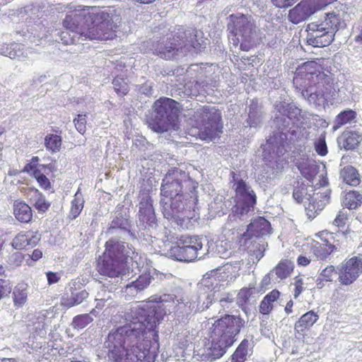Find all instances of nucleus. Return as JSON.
I'll list each match as a JSON object with an SVG mask.
<instances>
[{
  "label": "nucleus",
  "instance_id": "f257e3e1",
  "mask_svg": "<svg viewBox=\"0 0 362 362\" xmlns=\"http://www.w3.org/2000/svg\"><path fill=\"white\" fill-rule=\"evenodd\" d=\"M130 323L107 336V346L116 362H154L158 349V329L162 317L156 306L131 309Z\"/></svg>",
  "mask_w": 362,
  "mask_h": 362
},
{
  "label": "nucleus",
  "instance_id": "f03ea898",
  "mask_svg": "<svg viewBox=\"0 0 362 362\" xmlns=\"http://www.w3.org/2000/svg\"><path fill=\"white\" fill-rule=\"evenodd\" d=\"M63 27L89 40H108L116 37V25L106 12L95 7H84L69 11L62 22Z\"/></svg>",
  "mask_w": 362,
  "mask_h": 362
},
{
  "label": "nucleus",
  "instance_id": "7ed1b4c3",
  "mask_svg": "<svg viewBox=\"0 0 362 362\" xmlns=\"http://www.w3.org/2000/svg\"><path fill=\"white\" fill-rule=\"evenodd\" d=\"M244 321L240 317L225 315L213 324L211 332L210 354L214 359L220 358L235 341V337L243 327Z\"/></svg>",
  "mask_w": 362,
  "mask_h": 362
},
{
  "label": "nucleus",
  "instance_id": "20e7f679",
  "mask_svg": "<svg viewBox=\"0 0 362 362\" xmlns=\"http://www.w3.org/2000/svg\"><path fill=\"white\" fill-rule=\"evenodd\" d=\"M198 31L196 29L183 30L178 29L177 33H170L165 39L158 41L153 45L154 53L165 60H173L187 45L199 49L202 44L197 39Z\"/></svg>",
  "mask_w": 362,
  "mask_h": 362
},
{
  "label": "nucleus",
  "instance_id": "39448f33",
  "mask_svg": "<svg viewBox=\"0 0 362 362\" xmlns=\"http://www.w3.org/2000/svg\"><path fill=\"white\" fill-rule=\"evenodd\" d=\"M194 117L195 127L189 129L190 135L209 141L220 137L223 126L221 112L218 108L204 105L195 112Z\"/></svg>",
  "mask_w": 362,
  "mask_h": 362
},
{
  "label": "nucleus",
  "instance_id": "423d86ee",
  "mask_svg": "<svg viewBox=\"0 0 362 362\" xmlns=\"http://www.w3.org/2000/svg\"><path fill=\"white\" fill-rule=\"evenodd\" d=\"M153 117L148 120L149 127L156 132L162 133L179 129L178 103L175 100L162 97L153 105Z\"/></svg>",
  "mask_w": 362,
  "mask_h": 362
},
{
  "label": "nucleus",
  "instance_id": "0eeeda50",
  "mask_svg": "<svg viewBox=\"0 0 362 362\" xmlns=\"http://www.w3.org/2000/svg\"><path fill=\"white\" fill-rule=\"evenodd\" d=\"M230 175L235 192V212L241 216L247 214L253 211L257 204L256 193L240 175L232 171Z\"/></svg>",
  "mask_w": 362,
  "mask_h": 362
},
{
  "label": "nucleus",
  "instance_id": "6e6552de",
  "mask_svg": "<svg viewBox=\"0 0 362 362\" xmlns=\"http://www.w3.org/2000/svg\"><path fill=\"white\" fill-rule=\"evenodd\" d=\"M184 187H192L189 192L193 193L197 188V183L191 180L185 171L176 168H172L163 180L160 193L165 197L173 198L183 192Z\"/></svg>",
  "mask_w": 362,
  "mask_h": 362
},
{
  "label": "nucleus",
  "instance_id": "1a4fd4ad",
  "mask_svg": "<svg viewBox=\"0 0 362 362\" xmlns=\"http://www.w3.org/2000/svg\"><path fill=\"white\" fill-rule=\"evenodd\" d=\"M202 239L198 236L181 235L170 249V255L181 262H192L196 259L199 251L202 249Z\"/></svg>",
  "mask_w": 362,
  "mask_h": 362
},
{
  "label": "nucleus",
  "instance_id": "9d476101",
  "mask_svg": "<svg viewBox=\"0 0 362 362\" xmlns=\"http://www.w3.org/2000/svg\"><path fill=\"white\" fill-rule=\"evenodd\" d=\"M333 90L332 79L327 74H321L320 78L315 80L311 85L302 89V94L308 98L310 103L320 105L324 103Z\"/></svg>",
  "mask_w": 362,
  "mask_h": 362
},
{
  "label": "nucleus",
  "instance_id": "9b49d317",
  "mask_svg": "<svg viewBox=\"0 0 362 362\" xmlns=\"http://www.w3.org/2000/svg\"><path fill=\"white\" fill-rule=\"evenodd\" d=\"M323 68L316 61H308L299 66L296 71L293 78V83L296 86L302 90L315 82V80L320 78L321 74H325L323 72Z\"/></svg>",
  "mask_w": 362,
  "mask_h": 362
},
{
  "label": "nucleus",
  "instance_id": "f8f14e48",
  "mask_svg": "<svg viewBox=\"0 0 362 362\" xmlns=\"http://www.w3.org/2000/svg\"><path fill=\"white\" fill-rule=\"evenodd\" d=\"M306 42L314 47H325L330 45L334 36L319 22H311L306 26Z\"/></svg>",
  "mask_w": 362,
  "mask_h": 362
},
{
  "label": "nucleus",
  "instance_id": "ddd939ff",
  "mask_svg": "<svg viewBox=\"0 0 362 362\" xmlns=\"http://www.w3.org/2000/svg\"><path fill=\"white\" fill-rule=\"evenodd\" d=\"M362 273V259L352 257L343 261L338 267V281L341 286H350Z\"/></svg>",
  "mask_w": 362,
  "mask_h": 362
},
{
  "label": "nucleus",
  "instance_id": "4468645a",
  "mask_svg": "<svg viewBox=\"0 0 362 362\" xmlns=\"http://www.w3.org/2000/svg\"><path fill=\"white\" fill-rule=\"evenodd\" d=\"M331 190L325 189L322 192H315L309 198L305 210L309 219L315 218L317 214L329 203Z\"/></svg>",
  "mask_w": 362,
  "mask_h": 362
},
{
  "label": "nucleus",
  "instance_id": "2eb2a0df",
  "mask_svg": "<svg viewBox=\"0 0 362 362\" xmlns=\"http://www.w3.org/2000/svg\"><path fill=\"white\" fill-rule=\"evenodd\" d=\"M96 269L100 274L110 278L118 277L124 272L122 262H119L104 253L99 257Z\"/></svg>",
  "mask_w": 362,
  "mask_h": 362
},
{
  "label": "nucleus",
  "instance_id": "dca6fc26",
  "mask_svg": "<svg viewBox=\"0 0 362 362\" xmlns=\"http://www.w3.org/2000/svg\"><path fill=\"white\" fill-rule=\"evenodd\" d=\"M41 240L37 230H21L13 238L11 246L16 250H26L36 246Z\"/></svg>",
  "mask_w": 362,
  "mask_h": 362
},
{
  "label": "nucleus",
  "instance_id": "f3484780",
  "mask_svg": "<svg viewBox=\"0 0 362 362\" xmlns=\"http://www.w3.org/2000/svg\"><path fill=\"white\" fill-rule=\"evenodd\" d=\"M230 18L231 23L228 25V29L230 30L234 36H240L243 39L250 37L252 30V24L245 15L236 16L231 14Z\"/></svg>",
  "mask_w": 362,
  "mask_h": 362
},
{
  "label": "nucleus",
  "instance_id": "a211bd4d",
  "mask_svg": "<svg viewBox=\"0 0 362 362\" xmlns=\"http://www.w3.org/2000/svg\"><path fill=\"white\" fill-rule=\"evenodd\" d=\"M152 199L148 192H143L139 202V218L144 224L152 226L156 223V214Z\"/></svg>",
  "mask_w": 362,
  "mask_h": 362
},
{
  "label": "nucleus",
  "instance_id": "6ab92c4d",
  "mask_svg": "<svg viewBox=\"0 0 362 362\" xmlns=\"http://www.w3.org/2000/svg\"><path fill=\"white\" fill-rule=\"evenodd\" d=\"M315 12L309 0H302L288 11V18L291 23L298 24L308 19Z\"/></svg>",
  "mask_w": 362,
  "mask_h": 362
},
{
  "label": "nucleus",
  "instance_id": "aec40b11",
  "mask_svg": "<svg viewBox=\"0 0 362 362\" xmlns=\"http://www.w3.org/2000/svg\"><path fill=\"white\" fill-rule=\"evenodd\" d=\"M319 315L313 310L308 311L302 315L295 322V336L298 339H304L305 332L309 330L319 320Z\"/></svg>",
  "mask_w": 362,
  "mask_h": 362
},
{
  "label": "nucleus",
  "instance_id": "412c9836",
  "mask_svg": "<svg viewBox=\"0 0 362 362\" xmlns=\"http://www.w3.org/2000/svg\"><path fill=\"white\" fill-rule=\"evenodd\" d=\"M13 214L15 218L21 223H30L33 218L32 208L21 199H16L13 202Z\"/></svg>",
  "mask_w": 362,
  "mask_h": 362
},
{
  "label": "nucleus",
  "instance_id": "4be33fe9",
  "mask_svg": "<svg viewBox=\"0 0 362 362\" xmlns=\"http://www.w3.org/2000/svg\"><path fill=\"white\" fill-rule=\"evenodd\" d=\"M300 174L308 180L313 181L319 171V166L308 158H301L296 163Z\"/></svg>",
  "mask_w": 362,
  "mask_h": 362
},
{
  "label": "nucleus",
  "instance_id": "5701e85b",
  "mask_svg": "<svg viewBox=\"0 0 362 362\" xmlns=\"http://www.w3.org/2000/svg\"><path fill=\"white\" fill-rule=\"evenodd\" d=\"M125 246L122 243L115 241L114 240H109L105 243V250L104 254L110 256L112 259L122 262L124 257Z\"/></svg>",
  "mask_w": 362,
  "mask_h": 362
},
{
  "label": "nucleus",
  "instance_id": "b1692460",
  "mask_svg": "<svg viewBox=\"0 0 362 362\" xmlns=\"http://www.w3.org/2000/svg\"><path fill=\"white\" fill-rule=\"evenodd\" d=\"M248 230L255 236H262L270 233L271 224L269 221L262 216L254 219L248 226Z\"/></svg>",
  "mask_w": 362,
  "mask_h": 362
},
{
  "label": "nucleus",
  "instance_id": "393cba45",
  "mask_svg": "<svg viewBox=\"0 0 362 362\" xmlns=\"http://www.w3.org/2000/svg\"><path fill=\"white\" fill-rule=\"evenodd\" d=\"M29 192L32 193L29 201L39 213L46 212L50 207V203L47 201L45 195L37 189L30 188Z\"/></svg>",
  "mask_w": 362,
  "mask_h": 362
},
{
  "label": "nucleus",
  "instance_id": "a878e982",
  "mask_svg": "<svg viewBox=\"0 0 362 362\" xmlns=\"http://www.w3.org/2000/svg\"><path fill=\"white\" fill-rule=\"evenodd\" d=\"M280 297V292L277 289H274L269 292L260 302L259 311L264 315L271 313L274 309V303Z\"/></svg>",
  "mask_w": 362,
  "mask_h": 362
},
{
  "label": "nucleus",
  "instance_id": "bb28decb",
  "mask_svg": "<svg viewBox=\"0 0 362 362\" xmlns=\"http://www.w3.org/2000/svg\"><path fill=\"white\" fill-rule=\"evenodd\" d=\"M319 23L335 37L341 24L340 15L334 11L326 13L324 21Z\"/></svg>",
  "mask_w": 362,
  "mask_h": 362
},
{
  "label": "nucleus",
  "instance_id": "cd10ccee",
  "mask_svg": "<svg viewBox=\"0 0 362 362\" xmlns=\"http://www.w3.org/2000/svg\"><path fill=\"white\" fill-rule=\"evenodd\" d=\"M315 236L320 240L322 245L326 247L328 251L332 250V253L337 251L340 243L339 240H335L334 233L322 230L316 233Z\"/></svg>",
  "mask_w": 362,
  "mask_h": 362
},
{
  "label": "nucleus",
  "instance_id": "c85d7f7f",
  "mask_svg": "<svg viewBox=\"0 0 362 362\" xmlns=\"http://www.w3.org/2000/svg\"><path fill=\"white\" fill-rule=\"evenodd\" d=\"M340 177L350 186H358L361 182L358 170L351 165H346L341 170Z\"/></svg>",
  "mask_w": 362,
  "mask_h": 362
},
{
  "label": "nucleus",
  "instance_id": "c756f323",
  "mask_svg": "<svg viewBox=\"0 0 362 362\" xmlns=\"http://www.w3.org/2000/svg\"><path fill=\"white\" fill-rule=\"evenodd\" d=\"M28 300V285L25 283H18L13 291V302L16 308L23 307Z\"/></svg>",
  "mask_w": 362,
  "mask_h": 362
},
{
  "label": "nucleus",
  "instance_id": "7c9ffc66",
  "mask_svg": "<svg viewBox=\"0 0 362 362\" xmlns=\"http://www.w3.org/2000/svg\"><path fill=\"white\" fill-rule=\"evenodd\" d=\"M337 274L338 275V269L337 270L334 265H327L319 274L316 280L317 287L322 288L325 283L333 282Z\"/></svg>",
  "mask_w": 362,
  "mask_h": 362
},
{
  "label": "nucleus",
  "instance_id": "2f4dec72",
  "mask_svg": "<svg viewBox=\"0 0 362 362\" xmlns=\"http://www.w3.org/2000/svg\"><path fill=\"white\" fill-rule=\"evenodd\" d=\"M293 263L288 259H281L274 268L276 275L280 279L288 278L293 272Z\"/></svg>",
  "mask_w": 362,
  "mask_h": 362
},
{
  "label": "nucleus",
  "instance_id": "473e14b6",
  "mask_svg": "<svg viewBox=\"0 0 362 362\" xmlns=\"http://www.w3.org/2000/svg\"><path fill=\"white\" fill-rule=\"evenodd\" d=\"M361 203L362 195L355 190L348 192L343 199L344 206L349 209H355L361 206Z\"/></svg>",
  "mask_w": 362,
  "mask_h": 362
},
{
  "label": "nucleus",
  "instance_id": "72a5a7b5",
  "mask_svg": "<svg viewBox=\"0 0 362 362\" xmlns=\"http://www.w3.org/2000/svg\"><path fill=\"white\" fill-rule=\"evenodd\" d=\"M62 145V139L61 136L53 134H48L45 137V146L46 149L55 153L60 151Z\"/></svg>",
  "mask_w": 362,
  "mask_h": 362
},
{
  "label": "nucleus",
  "instance_id": "f704fd0d",
  "mask_svg": "<svg viewBox=\"0 0 362 362\" xmlns=\"http://www.w3.org/2000/svg\"><path fill=\"white\" fill-rule=\"evenodd\" d=\"M361 140V135L356 132H348L343 135V146L346 150L355 149Z\"/></svg>",
  "mask_w": 362,
  "mask_h": 362
},
{
  "label": "nucleus",
  "instance_id": "c9c22d12",
  "mask_svg": "<svg viewBox=\"0 0 362 362\" xmlns=\"http://www.w3.org/2000/svg\"><path fill=\"white\" fill-rule=\"evenodd\" d=\"M249 341L247 339H243L237 347L232 356L233 362H245L248 353Z\"/></svg>",
  "mask_w": 362,
  "mask_h": 362
},
{
  "label": "nucleus",
  "instance_id": "e433bc0d",
  "mask_svg": "<svg viewBox=\"0 0 362 362\" xmlns=\"http://www.w3.org/2000/svg\"><path fill=\"white\" fill-rule=\"evenodd\" d=\"M310 250L320 260H325L332 253V250L328 251L326 247H324L321 243L316 240L312 242Z\"/></svg>",
  "mask_w": 362,
  "mask_h": 362
},
{
  "label": "nucleus",
  "instance_id": "4c0bfd02",
  "mask_svg": "<svg viewBox=\"0 0 362 362\" xmlns=\"http://www.w3.org/2000/svg\"><path fill=\"white\" fill-rule=\"evenodd\" d=\"M151 283V276L149 274L140 275L135 281L128 284L127 290L134 288L136 291H141L146 288Z\"/></svg>",
  "mask_w": 362,
  "mask_h": 362
},
{
  "label": "nucleus",
  "instance_id": "58836bf2",
  "mask_svg": "<svg viewBox=\"0 0 362 362\" xmlns=\"http://www.w3.org/2000/svg\"><path fill=\"white\" fill-rule=\"evenodd\" d=\"M356 117V112L352 110H346L339 113L335 119L337 127H339L351 122Z\"/></svg>",
  "mask_w": 362,
  "mask_h": 362
},
{
  "label": "nucleus",
  "instance_id": "ea45409f",
  "mask_svg": "<svg viewBox=\"0 0 362 362\" xmlns=\"http://www.w3.org/2000/svg\"><path fill=\"white\" fill-rule=\"evenodd\" d=\"M255 290V287L253 285H249L248 287L242 288L237 295V300L240 305H246Z\"/></svg>",
  "mask_w": 362,
  "mask_h": 362
},
{
  "label": "nucleus",
  "instance_id": "a19ab883",
  "mask_svg": "<svg viewBox=\"0 0 362 362\" xmlns=\"http://www.w3.org/2000/svg\"><path fill=\"white\" fill-rule=\"evenodd\" d=\"M40 159L38 156H33L30 161L25 165L23 172L33 176L35 171H40V167L42 168H47V165H40Z\"/></svg>",
  "mask_w": 362,
  "mask_h": 362
},
{
  "label": "nucleus",
  "instance_id": "79ce46f5",
  "mask_svg": "<svg viewBox=\"0 0 362 362\" xmlns=\"http://www.w3.org/2000/svg\"><path fill=\"white\" fill-rule=\"evenodd\" d=\"M92 321L93 318L89 314L78 315L73 318L72 326L74 329H81L86 327Z\"/></svg>",
  "mask_w": 362,
  "mask_h": 362
},
{
  "label": "nucleus",
  "instance_id": "37998d69",
  "mask_svg": "<svg viewBox=\"0 0 362 362\" xmlns=\"http://www.w3.org/2000/svg\"><path fill=\"white\" fill-rule=\"evenodd\" d=\"M112 84L115 92L120 95H126L129 92L128 83L124 78L117 76L112 81Z\"/></svg>",
  "mask_w": 362,
  "mask_h": 362
},
{
  "label": "nucleus",
  "instance_id": "c03bdc74",
  "mask_svg": "<svg viewBox=\"0 0 362 362\" xmlns=\"http://www.w3.org/2000/svg\"><path fill=\"white\" fill-rule=\"evenodd\" d=\"M301 110L296 105L288 103L283 107V114L291 119H298Z\"/></svg>",
  "mask_w": 362,
  "mask_h": 362
},
{
  "label": "nucleus",
  "instance_id": "a18cd8bd",
  "mask_svg": "<svg viewBox=\"0 0 362 362\" xmlns=\"http://www.w3.org/2000/svg\"><path fill=\"white\" fill-rule=\"evenodd\" d=\"M61 41L64 45H73L76 42V38H78L79 34H74L69 30L65 29L60 32L59 34Z\"/></svg>",
  "mask_w": 362,
  "mask_h": 362
},
{
  "label": "nucleus",
  "instance_id": "49530a36",
  "mask_svg": "<svg viewBox=\"0 0 362 362\" xmlns=\"http://www.w3.org/2000/svg\"><path fill=\"white\" fill-rule=\"evenodd\" d=\"M32 177H33L36 180L38 185L42 189L48 190L51 188V182L49 180L45 175L42 173L41 170L35 171V174H33Z\"/></svg>",
  "mask_w": 362,
  "mask_h": 362
},
{
  "label": "nucleus",
  "instance_id": "de8ad7c7",
  "mask_svg": "<svg viewBox=\"0 0 362 362\" xmlns=\"http://www.w3.org/2000/svg\"><path fill=\"white\" fill-rule=\"evenodd\" d=\"M83 208V203L78 199L74 198L71 201V206L69 211V218L71 219H75L77 218Z\"/></svg>",
  "mask_w": 362,
  "mask_h": 362
},
{
  "label": "nucleus",
  "instance_id": "09e8293b",
  "mask_svg": "<svg viewBox=\"0 0 362 362\" xmlns=\"http://www.w3.org/2000/svg\"><path fill=\"white\" fill-rule=\"evenodd\" d=\"M86 114H78L73 121L76 130L81 134L86 132Z\"/></svg>",
  "mask_w": 362,
  "mask_h": 362
},
{
  "label": "nucleus",
  "instance_id": "8fccbe9b",
  "mask_svg": "<svg viewBox=\"0 0 362 362\" xmlns=\"http://www.w3.org/2000/svg\"><path fill=\"white\" fill-rule=\"evenodd\" d=\"M349 221V215L346 212L340 210L334 219L332 224L339 229H343Z\"/></svg>",
  "mask_w": 362,
  "mask_h": 362
},
{
  "label": "nucleus",
  "instance_id": "3c124183",
  "mask_svg": "<svg viewBox=\"0 0 362 362\" xmlns=\"http://www.w3.org/2000/svg\"><path fill=\"white\" fill-rule=\"evenodd\" d=\"M12 289V284L9 279H0V300L9 294Z\"/></svg>",
  "mask_w": 362,
  "mask_h": 362
},
{
  "label": "nucleus",
  "instance_id": "603ef678",
  "mask_svg": "<svg viewBox=\"0 0 362 362\" xmlns=\"http://www.w3.org/2000/svg\"><path fill=\"white\" fill-rule=\"evenodd\" d=\"M315 150L321 156H325L327 153V147L325 137H320L315 143Z\"/></svg>",
  "mask_w": 362,
  "mask_h": 362
},
{
  "label": "nucleus",
  "instance_id": "864d4df0",
  "mask_svg": "<svg viewBox=\"0 0 362 362\" xmlns=\"http://www.w3.org/2000/svg\"><path fill=\"white\" fill-rule=\"evenodd\" d=\"M317 12L325 8L327 6L335 2L337 0H309Z\"/></svg>",
  "mask_w": 362,
  "mask_h": 362
},
{
  "label": "nucleus",
  "instance_id": "5fc2aeb1",
  "mask_svg": "<svg viewBox=\"0 0 362 362\" xmlns=\"http://www.w3.org/2000/svg\"><path fill=\"white\" fill-rule=\"evenodd\" d=\"M88 296V293L86 291H82L75 295L72 298V301L69 303V306L71 307L75 305H78L83 302Z\"/></svg>",
  "mask_w": 362,
  "mask_h": 362
},
{
  "label": "nucleus",
  "instance_id": "6e6d98bb",
  "mask_svg": "<svg viewBox=\"0 0 362 362\" xmlns=\"http://www.w3.org/2000/svg\"><path fill=\"white\" fill-rule=\"evenodd\" d=\"M298 0H271L272 3L278 8H288L294 4Z\"/></svg>",
  "mask_w": 362,
  "mask_h": 362
},
{
  "label": "nucleus",
  "instance_id": "4d7b16f0",
  "mask_svg": "<svg viewBox=\"0 0 362 362\" xmlns=\"http://www.w3.org/2000/svg\"><path fill=\"white\" fill-rule=\"evenodd\" d=\"M303 281L301 279H296L294 282L293 296L297 298L303 291Z\"/></svg>",
  "mask_w": 362,
  "mask_h": 362
},
{
  "label": "nucleus",
  "instance_id": "13d9d810",
  "mask_svg": "<svg viewBox=\"0 0 362 362\" xmlns=\"http://www.w3.org/2000/svg\"><path fill=\"white\" fill-rule=\"evenodd\" d=\"M192 217L189 216H186L184 214L183 212L181 213L180 215L177 216V223L180 224V226L182 228H187L189 227V224L191 223Z\"/></svg>",
  "mask_w": 362,
  "mask_h": 362
},
{
  "label": "nucleus",
  "instance_id": "bf43d9fd",
  "mask_svg": "<svg viewBox=\"0 0 362 362\" xmlns=\"http://www.w3.org/2000/svg\"><path fill=\"white\" fill-rule=\"evenodd\" d=\"M305 189L303 187H295L293 192V197L298 203H301L303 200Z\"/></svg>",
  "mask_w": 362,
  "mask_h": 362
},
{
  "label": "nucleus",
  "instance_id": "052dcab7",
  "mask_svg": "<svg viewBox=\"0 0 362 362\" xmlns=\"http://www.w3.org/2000/svg\"><path fill=\"white\" fill-rule=\"evenodd\" d=\"M47 282L49 285H52L58 283L60 280V276L57 272H47L46 273Z\"/></svg>",
  "mask_w": 362,
  "mask_h": 362
},
{
  "label": "nucleus",
  "instance_id": "680f3d73",
  "mask_svg": "<svg viewBox=\"0 0 362 362\" xmlns=\"http://www.w3.org/2000/svg\"><path fill=\"white\" fill-rule=\"evenodd\" d=\"M310 262L311 260L310 258L303 255H300L297 258V264L300 267H306L310 264Z\"/></svg>",
  "mask_w": 362,
  "mask_h": 362
},
{
  "label": "nucleus",
  "instance_id": "e2e57ef3",
  "mask_svg": "<svg viewBox=\"0 0 362 362\" xmlns=\"http://www.w3.org/2000/svg\"><path fill=\"white\" fill-rule=\"evenodd\" d=\"M42 257V252L40 249H35L33 251L30 256L33 261H37Z\"/></svg>",
  "mask_w": 362,
  "mask_h": 362
},
{
  "label": "nucleus",
  "instance_id": "0e129e2a",
  "mask_svg": "<svg viewBox=\"0 0 362 362\" xmlns=\"http://www.w3.org/2000/svg\"><path fill=\"white\" fill-rule=\"evenodd\" d=\"M293 301L292 300H288L286 303L284 310L287 315H290L293 313Z\"/></svg>",
  "mask_w": 362,
  "mask_h": 362
},
{
  "label": "nucleus",
  "instance_id": "69168bd1",
  "mask_svg": "<svg viewBox=\"0 0 362 362\" xmlns=\"http://www.w3.org/2000/svg\"><path fill=\"white\" fill-rule=\"evenodd\" d=\"M328 179L326 176H321L320 180H319V183L318 185L320 186V187H325V186H327L328 185Z\"/></svg>",
  "mask_w": 362,
  "mask_h": 362
},
{
  "label": "nucleus",
  "instance_id": "338daca9",
  "mask_svg": "<svg viewBox=\"0 0 362 362\" xmlns=\"http://www.w3.org/2000/svg\"><path fill=\"white\" fill-rule=\"evenodd\" d=\"M132 1H134L136 4H145L146 5V4H153L156 0H132Z\"/></svg>",
  "mask_w": 362,
  "mask_h": 362
},
{
  "label": "nucleus",
  "instance_id": "774afa93",
  "mask_svg": "<svg viewBox=\"0 0 362 362\" xmlns=\"http://www.w3.org/2000/svg\"><path fill=\"white\" fill-rule=\"evenodd\" d=\"M354 40L356 42L362 44V26L360 28L358 34L355 37Z\"/></svg>",
  "mask_w": 362,
  "mask_h": 362
}]
</instances>
